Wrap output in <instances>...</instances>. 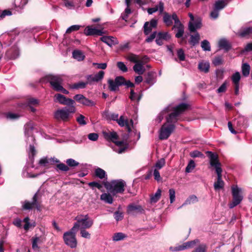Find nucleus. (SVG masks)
<instances>
[{"label":"nucleus","mask_w":252,"mask_h":252,"mask_svg":"<svg viewBox=\"0 0 252 252\" xmlns=\"http://www.w3.org/2000/svg\"><path fill=\"white\" fill-rule=\"evenodd\" d=\"M20 116L17 114L13 113H8L6 114V117L9 120H15L18 119Z\"/></svg>","instance_id":"nucleus-62"},{"label":"nucleus","mask_w":252,"mask_h":252,"mask_svg":"<svg viewBox=\"0 0 252 252\" xmlns=\"http://www.w3.org/2000/svg\"><path fill=\"white\" fill-rule=\"evenodd\" d=\"M103 118L108 121H116L118 120L119 118V115L117 113L110 112L109 111H105L102 114Z\"/></svg>","instance_id":"nucleus-23"},{"label":"nucleus","mask_w":252,"mask_h":252,"mask_svg":"<svg viewBox=\"0 0 252 252\" xmlns=\"http://www.w3.org/2000/svg\"><path fill=\"white\" fill-rule=\"evenodd\" d=\"M22 207L25 210H31L33 208L35 207L38 210H39V205L37 201V194H35L33 198L32 202L25 201L23 203Z\"/></svg>","instance_id":"nucleus-16"},{"label":"nucleus","mask_w":252,"mask_h":252,"mask_svg":"<svg viewBox=\"0 0 252 252\" xmlns=\"http://www.w3.org/2000/svg\"><path fill=\"white\" fill-rule=\"evenodd\" d=\"M195 164L194 161L193 160H190L188 163L186 168V172L187 173L191 172L192 170L195 168Z\"/></svg>","instance_id":"nucleus-46"},{"label":"nucleus","mask_w":252,"mask_h":252,"mask_svg":"<svg viewBox=\"0 0 252 252\" xmlns=\"http://www.w3.org/2000/svg\"><path fill=\"white\" fill-rule=\"evenodd\" d=\"M104 72L103 71H99L95 75H88L87 77L88 83L91 84L94 82H98L101 80L104 77Z\"/></svg>","instance_id":"nucleus-20"},{"label":"nucleus","mask_w":252,"mask_h":252,"mask_svg":"<svg viewBox=\"0 0 252 252\" xmlns=\"http://www.w3.org/2000/svg\"><path fill=\"white\" fill-rule=\"evenodd\" d=\"M202 26L201 20L199 18H196L189 23V30L190 32H195L197 30L201 28Z\"/></svg>","instance_id":"nucleus-19"},{"label":"nucleus","mask_w":252,"mask_h":252,"mask_svg":"<svg viewBox=\"0 0 252 252\" xmlns=\"http://www.w3.org/2000/svg\"><path fill=\"white\" fill-rule=\"evenodd\" d=\"M206 246L204 244L200 245L192 252H206Z\"/></svg>","instance_id":"nucleus-63"},{"label":"nucleus","mask_w":252,"mask_h":252,"mask_svg":"<svg viewBox=\"0 0 252 252\" xmlns=\"http://www.w3.org/2000/svg\"><path fill=\"white\" fill-rule=\"evenodd\" d=\"M198 201L197 197L194 195H192L189 196L183 203L182 206L189 205L191 204H193L196 203Z\"/></svg>","instance_id":"nucleus-38"},{"label":"nucleus","mask_w":252,"mask_h":252,"mask_svg":"<svg viewBox=\"0 0 252 252\" xmlns=\"http://www.w3.org/2000/svg\"><path fill=\"white\" fill-rule=\"evenodd\" d=\"M199 242L198 239H195L193 241H189L186 243H184L185 246L186 247V249L192 248H193L196 243Z\"/></svg>","instance_id":"nucleus-50"},{"label":"nucleus","mask_w":252,"mask_h":252,"mask_svg":"<svg viewBox=\"0 0 252 252\" xmlns=\"http://www.w3.org/2000/svg\"><path fill=\"white\" fill-rule=\"evenodd\" d=\"M117 65L119 69L122 71L126 72L127 71V67L123 62H118Z\"/></svg>","instance_id":"nucleus-54"},{"label":"nucleus","mask_w":252,"mask_h":252,"mask_svg":"<svg viewBox=\"0 0 252 252\" xmlns=\"http://www.w3.org/2000/svg\"><path fill=\"white\" fill-rule=\"evenodd\" d=\"M72 56L75 59L78 61L83 60L85 57L82 52L79 50H74L72 53Z\"/></svg>","instance_id":"nucleus-37"},{"label":"nucleus","mask_w":252,"mask_h":252,"mask_svg":"<svg viewBox=\"0 0 252 252\" xmlns=\"http://www.w3.org/2000/svg\"><path fill=\"white\" fill-rule=\"evenodd\" d=\"M104 185L108 191L113 195H115L117 193H123L126 184L124 180L119 179L106 182L104 183Z\"/></svg>","instance_id":"nucleus-4"},{"label":"nucleus","mask_w":252,"mask_h":252,"mask_svg":"<svg viewBox=\"0 0 252 252\" xmlns=\"http://www.w3.org/2000/svg\"><path fill=\"white\" fill-rule=\"evenodd\" d=\"M240 79L241 76L239 72H235L231 77V79L234 85H239Z\"/></svg>","instance_id":"nucleus-43"},{"label":"nucleus","mask_w":252,"mask_h":252,"mask_svg":"<svg viewBox=\"0 0 252 252\" xmlns=\"http://www.w3.org/2000/svg\"><path fill=\"white\" fill-rule=\"evenodd\" d=\"M148 57L144 56L142 58L141 61L135 64L133 67V70L139 75L143 74L145 69L144 64L147 62Z\"/></svg>","instance_id":"nucleus-13"},{"label":"nucleus","mask_w":252,"mask_h":252,"mask_svg":"<svg viewBox=\"0 0 252 252\" xmlns=\"http://www.w3.org/2000/svg\"><path fill=\"white\" fill-rule=\"evenodd\" d=\"M85 229H80L81 236L83 238L90 239L91 238V234Z\"/></svg>","instance_id":"nucleus-64"},{"label":"nucleus","mask_w":252,"mask_h":252,"mask_svg":"<svg viewBox=\"0 0 252 252\" xmlns=\"http://www.w3.org/2000/svg\"><path fill=\"white\" fill-rule=\"evenodd\" d=\"M165 160L163 158H161L158 160L155 165L156 169L159 170L161 169L165 165Z\"/></svg>","instance_id":"nucleus-59"},{"label":"nucleus","mask_w":252,"mask_h":252,"mask_svg":"<svg viewBox=\"0 0 252 252\" xmlns=\"http://www.w3.org/2000/svg\"><path fill=\"white\" fill-rule=\"evenodd\" d=\"M100 40L110 47L118 44L117 38L111 36H103L100 38Z\"/></svg>","instance_id":"nucleus-21"},{"label":"nucleus","mask_w":252,"mask_h":252,"mask_svg":"<svg viewBox=\"0 0 252 252\" xmlns=\"http://www.w3.org/2000/svg\"><path fill=\"white\" fill-rule=\"evenodd\" d=\"M54 100L55 101L58 102L61 104L66 105L67 106L74 105L75 103L74 100L66 98L64 95L60 94H57L55 95Z\"/></svg>","instance_id":"nucleus-12"},{"label":"nucleus","mask_w":252,"mask_h":252,"mask_svg":"<svg viewBox=\"0 0 252 252\" xmlns=\"http://www.w3.org/2000/svg\"><path fill=\"white\" fill-rule=\"evenodd\" d=\"M25 135L27 137V142H30V141L33 142L35 140L33 136V125L32 123H28L25 125Z\"/></svg>","instance_id":"nucleus-14"},{"label":"nucleus","mask_w":252,"mask_h":252,"mask_svg":"<svg viewBox=\"0 0 252 252\" xmlns=\"http://www.w3.org/2000/svg\"><path fill=\"white\" fill-rule=\"evenodd\" d=\"M169 250L172 252L181 251L186 250V247L184 243L182 245H177L175 247H170Z\"/></svg>","instance_id":"nucleus-47"},{"label":"nucleus","mask_w":252,"mask_h":252,"mask_svg":"<svg viewBox=\"0 0 252 252\" xmlns=\"http://www.w3.org/2000/svg\"><path fill=\"white\" fill-rule=\"evenodd\" d=\"M175 128V126L172 123H164L159 131V138L160 140L167 139Z\"/></svg>","instance_id":"nucleus-11"},{"label":"nucleus","mask_w":252,"mask_h":252,"mask_svg":"<svg viewBox=\"0 0 252 252\" xmlns=\"http://www.w3.org/2000/svg\"><path fill=\"white\" fill-rule=\"evenodd\" d=\"M212 62L215 66H218L222 63L223 60L221 57H216L214 59Z\"/></svg>","instance_id":"nucleus-60"},{"label":"nucleus","mask_w":252,"mask_h":252,"mask_svg":"<svg viewBox=\"0 0 252 252\" xmlns=\"http://www.w3.org/2000/svg\"><path fill=\"white\" fill-rule=\"evenodd\" d=\"M76 221L72 227V230H76L77 229L90 228L94 223L93 220L90 219L88 215H80L75 218Z\"/></svg>","instance_id":"nucleus-7"},{"label":"nucleus","mask_w":252,"mask_h":252,"mask_svg":"<svg viewBox=\"0 0 252 252\" xmlns=\"http://www.w3.org/2000/svg\"><path fill=\"white\" fill-rule=\"evenodd\" d=\"M126 234L122 232H117L113 234L112 239L114 242L122 241L127 238Z\"/></svg>","instance_id":"nucleus-31"},{"label":"nucleus","mask_w":252,"mask_h":252,"mask_svg":"<svg viewBox=\"0 0 252 252\" xmlns=\"http://www.w3.org/2000/svg\"><path fill=\"white\" fill-rule=\"evenodd\" d=\"M148 22H146L144 26V32L146 35L149 34L152 31L153 28H151Z\"/></svg>","instance_id":"nucleus-53"},{"label":"nucleus","mask_w":252,"mask_h":252,"mask_svg":"<svg viewBox=\"0 0 252 252\" xmlns=\"http://www.w3.org/2000/svg\"><path fill=\"white\" fill-rule=\"evenodd\" d=\"M80 28V26H79V25H72V26L69 27L66 30V33H70L74 31H77L79 30Z\"/></svg>","instance_id":"nucleus-58"},{"label":"nucleus","mask_w":252,"mask_h":252,"mask_svg":"<svg viewBox=\"0 0 252 252\" xmlns=\"http://www.w3.org/2000/svg\"><path fill=\"white\" fill-rule=\"evenodd\" d=\"M66 163L68 166L70 167H75L79 165V162L72 158L67 159L66 161Z\"/></svg>","instance_id":"nucleus-52"},{"label":"nucleus","mask_w":252,"mask_h":252,"mask_svg":"<svg viewBox=\"0 0 252 252\" xmlns=\"http://www.w3.org/2000/svg\"><path fill=\"white\" fill-rule=\"evenodd\" d=\"M157 35L163 40H168L170 38V35L167 32H159Z\"/></svg>","instance_id":"nucleus-49"},{"label":"nucleus","mask_w":252,"mask_h":252,"mask_svg":"<svg viewBox=\"0 0 252 252\" xmlns=\"http://www.w3.org/2000/svg\"><path fill=\"white\" fill-rule=\"evenodd\" d=\"M94 174L96 177L100 179H103L107 176L106 172L99 167H97L95 169Z\"/></svg>","instance_id":"nucleus-33"},{"label":"nucleus","mask_w":252,"mask_h":252,"mask_svg":"<svg viewBox=\"0 0 252 252\" xmlns=\"http://www.w3.org/2000/svg\"><path fill=\"white\" fill-rule=\"evenodd\" d=\"M74 99L77 102L86 106H93L94 103L93 101L85 97L81 94H76L74 96Z\"/></svg>","instance_id":"nucleus-18"},{"label":"nucleus","mask_w":252,"mask_h":252,"mask_svg":"<svg viewBox=\"0 0 252 252\" xmlns=\"http://www.w3.org/2000/svg\"><path fill=\"white\" fill-rule=\"evenodd\" d=\"M104 138L107 140H110L115 144V146L113 147V150L118 153L122 154L124 153L127 149V146L124 141H117L118 135L115 131L103 132Z\"/></svg>","instance_id":"nucleus-3"},{"label":"nucleus","mask_w":252,"mask_h":252,"mask_svg":"<svg viewBox=\"0 0 252 252\" xmlns=\"http://www.w3.org/2000/svg\"><path fill=\"white\" fill-rule=\"evenodd\" d=\"M142 96V92L140 90H137L135 92L133 90H131L129 98L133 101L139 102Z\"/></svg>","instance_id":"nucleus-22"},{"label":"nucleus","mask_w":252,"mask_h":252,"mask_svg":"<svg viewBox=\"0 0 252 252\" xmlns=\"http://www.w3.org/2000/svg\"><path fill=\"white\" fill-rule=\"evenodd\" d=\"M126 59L130 62L136 63L141 61L142 58L138 55L130 53L127 55Z\"/></svg>","instance_id":"nucleus-35"},{"label":"nucleus","mask_w":252,"mask_h":252,"mask_svg":"<svg viewBox=\"0 0 252 252\" xmlns=\"http://www.w3.org/2000/svg\"><path fill=\"white\" fill-rule=\"evenodd\" d=\"M36 154V151L33 145L30 144V147L29 149V155L30 158H32Z\"/></svg>","instance_id":"nucleus-57"},{"label":"nucleus","mask_w":252,"mask_h":252,"mask_svg":"<svg viewBox=\"0 0 252 252\" xmlns=\"http://www.w3.org/2000/svg\"><path fill=\"white\" fill-rule=\"evenodd\" d=\"M169 198L170 203H172L175 200V191L173 189H169Z\"/></svg>","instance_id":"nucleus-56"},{"label":"nucleus","mask_w":252,"mask_h":252,"mask_svg":"<svg viewBox=\"0 0 252 252\" xmlns=\"http://www.w3.org/2000/svg\"><path fill=\"white\" fill-rule=\"evenodd\" d=\"M100 199L108 204H112L113 201L112 195L108 193H102L100 196Z\"/></svg>","instance_id":"nucleus-34"},{"label":"nucleus","mask_w":252,"mask_h":252,"mask_svg":"<svg viewBox=\"0 0 252 252\" xmlns=\"http://www.w3.org/2000/svg\"><path fill=\"white\" fill-rule=\"evenodd\" d=\"M59 161L55 158H47V157L43 158L39 161V163L42 166H47L49 163H58Z\"/></svg>","instance_id":"nucleus-26"},{"label":"nucleus","mask_w":252,"mask_h":252,"mask_svg":"<svg viewBox=\"0 0 252 252\" xmlns=\"http://www.w3.org/2000/svg\"><path fill=\"white\" fill-rule=\"evenodd\" d=\"M233 201L229 204V208H233L241 203L243 197L242 195V190L236 185L231 187Z\"/></svg>","instance_id":"nucleus-9"},{"label":"nucleus","mask_w":252,"mask_h":252,"mask_svg":"<svg viewBox=\"0 0 252 252\" xmlns=\"http://www.w3.org/2000/svg\"><path fill=\"white\" fill-rule=\"evenodd\" d=\"M174 18L176 19V21L173 28L175 29L177 31L175 36L177 38H180L183 36L184 33V27L180 21L177 16L174 15Z\"/></svg>","instance_id":"nucleus-15"},{"label":"nucleus","mask_w":252,"mask_h":252,"mask_svg":"<svg viewBox=\"0 0 252 252\" xmlns=\"http://www.w3.org/2000/svg\"><path fill=\"white\" fill-rule=\"evenodd\" d=\"M32 248L34 251L38 250L39 247L38 246V244H41L42 242L41 237L38 236H34L32 238Z\"/></svg>","instance_id":"nucleus-32"},{"label":"nucleus","mask_w":252,"mask_h":252,"mask_svg":"<svg viewBox=\"0 0 252 252\" xmlns=\"http://www.w3.org/2000/svg\"><path fill=\"white\" fill-rule=\"evenodd\" d=\"M47 78L54 90L56 91L61 92L64 94H68L69 93L68 91L64 89L62 86L63 81L62 75H49L47 76Z\"/></svg>","instance_id":"nucleus-8"},{"label":"nucleus","mask_w":252,"mask_h":252,"mask_svg":"<svg viewBox=\"0 0 252 252\" xmlns=\"http://www.w3.org/2000/svg\"><path fill=\"white\" fill-rule=\"evenodd\" d=\"M164 10L163 3L160 2L158 5L155 6L152 8H149L147 9L149 14H152L153 13L159 11L160 14L162 13Z\"/></svg>","instance_id":"nucleus-25"},{"label":"nucleus","mask_w":252,"mask_h":252,"mask_svg":"<svg viewBox=\"0 0 252 252\" xmlns=\"http://www.w3.org/2000/svg\"><path fill=\"white\" fill-rule=\"evenodd\" d=\"M200 39V35L198 32L196 33L194 35L190 36L189 42L192 45H195L197 44Z\"/></svg>","instance_id":"nucleus-41"},{"label":"nucleus","mask_w":252,"mask_h":252,"mask_svg":"<svg viewBox=\"0 0 252 252\" xmlns=\"http://www.w3.org/2000/svg\"><path fill=\"white\" fill-rule=\"evenodd\" d=\"M84 33L86 35H102L105 34L106 32L103 29L99 30L96 28L88 26L85 28Z\"/></svg>","instance_id":"nucleus-17"},{"label":"nucleus","mask_w":252,"mask_h":252,"mask_svg":"<svg viewBox=\"0 0 252 252\" xmlns=\"http://www.w3.org/2000/svg\"><path fill=\"white\" fill-rule=\"evenodd\" d=\"M109 89L112 91H117L119 88V85L113 80H109L108 81Z\"/></svg>","instance_id":"nucleus-44"},{"label":"nucleus","mask_w":252,"mask_h":252,"mask_svg":"<svg viewBox=\"0 0 252 252\" xmlns=\"http://www.w3.org/2000/svg\"><path fill=\"white\" fill-rule=\"evenodd\" d=\"M142 210L143 209L140 205H131L127 208V212L130 214H134L137 212H142Z\"/></svg>","instance_id":"nucleus-30"},{"label":"nucleus","mask_w":252,"mask_h":252,"mask_svg":"<svg viewBox=\"0 0 252 252\" xmlns=\"http://www.w3.org/2000/svg\"><path fill=\"white\" fill-rule=\"evenodd\" d=\"M76 230H70L65 232L63 235L64 243L71 248H75L77 241L76 238Z\"/></svg>","instance_id":"nucleus-10"},{"label":"nucleus","mask_w":252,"mask_h":252,"mask_svg":"<svg viewBox=\"0 0 252 252\" xmlns=\"http://www.w3.org/2000/svg\"><path fill=\"white\" fill-rule=\"evenodd\" d=\"M121 126H126L128 131L130 133V135L134 134V138L132 140L134 142L137 141L140 137V132L134 129L133 122L132 120H128L121 116L120 118H118L116 121Z\"/></svg>","instance_id":"nucleus-6"},{"label":"nucleus","mask_w":252,"mask_h":252,"mask_svg":"<svg viewBox=\"0 0 252 252\" xmlns=\"http://www.w3.org/2000/svg\"><path fill=\"white\" fill-rule=\"evenodd\" d=\"M177 54L180 61H184L185 60V54L183 49L178 50Z\"/></svg>","instance_id":"nucleus-55"},{"label":"nucleus","mask_w":252,"mask_h":252,"mask_svg":"<svg viewBox=\"0 0 252 252\" xmlns=\"http://www.w3.org/2000/svg\"><path fill=\"white\" fill-rule=\"evenodd\" d=\"M189 105L186 103H181L177 106L173 104L168 105L158 115L156 121L158 123L161 122L164 117L166 119V123H174L178 121V116L189 108Z\"/></svg>","instance_id":"nucleus-1"},{"label":"nucleus","mask_w":252,"mask_h":252,"mask_svg":"<svg viewBox=\"0 0 252 252\" xmlns=\"http://www.w3.org/2000/svg\"><path fill=\"white\" fill-rule=\"evenodd\" d=\"M251 34H252V27L246 28L239 33V35L241 37H245Z\"/></svg>","instance_id":"nucleus-39"},{"label":"nucleus","mask_w":252,"mask_h":252,"mask_svg":"<svg viewBox=\"0 0 252 252\" xmlns=\"http://www.w3.org/2000/svg\"><path fill=\"white\" fill-rule=\"evenodd\" d=\"M227 0H218L216 1L214 8L219 11H220V10H222L223 8H224L227 4Z\"/></svg>","instance_id":"nucleus-29"},{"label":"nucleus","mask_w":252,"mask_h":252,"mask_svg":"<svg viewBox=\"0 0 252 252\" xmlns=\"http://www.w3.org/2000/svg\"><path fill=\"white\" fill-rule=\"evenodd\" d=\"M201 46L202 49L205 51H210L211 50L210 43L207 40H204L201 42Z\"/></svg>","instance_id":"nucleus-45"},{"label":"nucleus","mask_w":252,"mask_h":252,"mask_svg":"<svg viewBox=\"0 0 252 252\" xmlns=\"http://www.w3.org/2000/svg\"><path fill=\"white\" fill-rule=\"evenodd\" d=\"M198 69L199 70L204 73H207L210 68V63L207 61H201L198 63Z\"/></svg>","instance_id":"nucleus-27"},{"label":"nucleus","mask_w":252,"mask_h":252,"mask_svg":"<svg viewBox=\"0 0 252 252\" xmlns=\"http://www.w3.org/2000/svg\"><path fill=\"white\" fill-rule=\"evenodd\" d=\"M161 190L160 189H158L156 192L151 195L150 198V200L151 203H156L158 201L161 196Z\"/></svg>","instance_id":"nucleus-36"},{"label":"nucleus","mask_w":252,"mask_h":252,"mask_svg":"<svg viewBox=\"0 0 252 252\" xmlns=\"http://www.w3.org/2000/svg\"><path fill=\"white\" fill-rule=\"evenodd\" d=\"M177 16L176 13H174L172 15H169L167 13H165L163 17V22L165 24L169 26L172 25V20L174 21V24H175L176 19L174 18V16Z\"/></svg>","instance_id":"nucleus-24"},{"label":"nucleus","mask_w":252,"mask_h":252,"mask_svg":"<svg viewBox=\"0 0 252 252\" xmlns=\"http://www.w3.org/2000/svg\"><path fill=\"white\" fill-rule=\"evenodd\" d=\"M76 121L80 125L84 126L87 124V122L85 120V117L81 114H79L78 115L76 118Z\"/></svg>","instance_id":"nucleus-51"},{"label":"nucleus","mask_w":252,"mask_h":252,"mask_svg":"<svg viewBox=\"0 0 252 252\" xmlns=\"http://www.w3.org/2000/svg\"><path fill=\"white\" fill-rule=\"evenodd\" d=\"M218 45L220 48L223 49L227 51L230 49V45L228 41L225 39H221L218 42Z\"/></svg>","instance_id":"nucleus-28"},{"label":"nucleus","mask_w":252,"mask_h":252,"mask_svg":"<svg viewBox=\"0 0 252 252\" xmlns=\"http://www.w3.org/2000/svg\"><path fill=\"white\" fill-rule=\"evenodd\" d=\"M76 111L74 105L64 107L57 110L54 112V118L59 121H67Z\"/></svg>","instance_id":"nucleus-5"},{"label":"nucleus","mask_w":252,"mask_h":252,"mask_svg":"<svg viewBox=\"0 0 252 252\" xmlns=\"http://www.w3.org/2000/svg\"><path fill=\"white\" fill-rule=\"evenodd\" d=\"M88 83H84L83 82H80L77 83H75L71 87V88L73 89H83L85 88L86 85Z\"/></svg>","instance_id":"nucleus-48"},{"label":"nucleus","mask_w":252,"mask_h":252,"mask_svg":"<svg viewBox=\"0 0 252 252\" xmlns=\"http://www.w3.org/2000/svg\"><path fill=\"white\" fill-rule=\"evenodd\" d=\"M206 154L209 159L210 164L215 169L217 175V180L214 183V187L215 190H220L223 188L224 182L222 180V168L221 163L219 160L218 155L211 151H207Z\"/></svg>","instance_id":"nucleus-2"},{"label":"nucleus","mask_w":252,"mask_h":252,"mask_svg":"<svg viewBox=\"0 0 252 252\" xmlns=\"http://www.w3.org/2000/svg\"><path fill=\"white\" fill-rule=\"evenodd\" d=\"M115 81L119 86H120L124 85V83H125V79L122 76H118L116 77Z\"/></svg>","instance_id":"nucleus-61"},{"label":"nucleus","mask_w":252,"mask_h":252,"mask_svg":"<svg viewBox=\"0 0 252 252\" xmlns=\"http://www.w3.org/2000/svg\"><path fill=\"white\" fill-rule=\"evenodd\" d=\"M39 101L38 99L34 98H30L28 100V105L32 112H35V109L34 108L32 105H36L38 104Z\"/></svg>","instance_id":"nucleus-40"},{"label":"nucleus","mask_w":252,"mask_h":252,"mask_svg":"<svg viewBox=\"0 0 252 252\" xmlns=\"http://www.w3.org/2000/svg\"><path fill=\"white\" fill-rule=\"evenodd\" d=\"M250 66L247 63H245L242 64V74L245 76H248L250 74Z\"/></svg>","instance_id":"nucleus-42"}]
</instances>
